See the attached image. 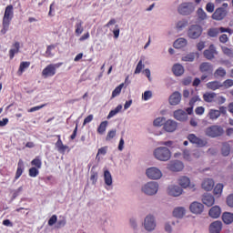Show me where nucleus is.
<instances>
[{
  "label": "nucleus",
  "mask_w": 233,
  "mask_h": 233,
  "mask_svg": "<svg viewBox=\"0 0 233 233\" xmlns=\"http://www.w3.org/2000/svg\"><path fill=\"white\" fill-rule=\"evenodd\" d=\"M213 192L215 196H218V198H219V196H221V194L223 193V184H217L214 187Z\"/></svg>",
  "instance_id": "obj_44"
},
{
  "label": "nucleus",
  "mask_w": 233,
  "mask_h": 233,
  "mask_svg": "<svg viewBox=\"0 0 233 233\" xmlns=\"http://www.w3.org/2000/svg\"><path fill=\"white\" fill-rule=\"evenodd\" d=\"M177 128V123L174 120H167L164 123V130L166 132H175V130Z\"/></svg>",
  "instance_id": "obj_18"
},
{
  "label": "nucleus",
  "mask_w": 233,
  "mask_h": 233,
  "mask_svg": "<svg viewBox=\"0 0 233 233\" xmlns=\"http://www.w3.org/2000/svg\"><path fill=\"white\" fill-rule=\"evenodd\" d=\"M172 72L175 76L179 77V76H183V74H185V67H183L181 64H176L172 67Z\"/></svg>",
  "instance_id": "obj_28"
},
{
  "label": "nucleus",
  "mask_w": 233,
  "mask_h": 233,
  "mask_svg": "<svg viewBox=\"0 0 233 233\" xmlns=\"http://www.w3.org/2000/svg\"><path fill=\"white\" fill-rule=\"evenodd\" d=\"M205 134L208 137H221L225 134V130L221 126L213 125L205 130Z\"/></svg>",
  "instance_id": "obj_5"
},
{
  "label": "nucleus",
  "mask_w": 233,
  "mask_h": 233,
  "mask_svg": "<svg viewBox=\"0 0 233 233\" xmlns=\"http://www.w3.org/2000/svg\"><path fill=\"white\" fill-rule=\"evenodd\" d=\"M202 203L207 207H212V205L216 203V199L214 198V196L210 194H206L202 198Z\"/></svg>",
  "instance_id": "obj_24"
},
{
  "label": "nucleus",
  "mask_w": 233,
  "mask_h": 233,
  "mask_svg": "<svg viewBox=\"0 0 233 233\" xmlns=\"http://www.w3.org/2000/svg\"><path fill=\"white\" fill-rule=\"evenodd\" d=\"M201 101L198 96H193L189 101V106H195L196 103Z\"/></svg>",
  "instance_id": "obj_54"
},
{
  "label": "nucleus",
  "mask_w": 233,
  "mask_h": 233,
  "mask_svg": "<svg viewBox=\"0 0 233 233\" xmlns=\"http://www.w3.org/2000/svg\"><path fill=\"white\" fill-rule=\"evenodd\" d=\"M156 229V218L152 215L147 216V232H152V230Z\"/></svg>",
  "instance_id": "obj_21"
},
{
  "label": "nucleus",
  "mask_w": 233,
  "mask_h": 233,
  "mask_svg": "<svg viewBox=\"0 0 233 233\" xmlns=\"http://www.w3.org/2000/svg\"><path fill=\"white\" fill-rule=\"evenodd\" d=\"M221 154L225 157H227V156H229V154H230V144H228V142H224L222 144Z\"/></svg>",
  "instance_id": "obj_34"
},
{
  "label": "nucleus",
  "mask_w": 233,
  "mask_h": 233,
  "mask_svg": "<svg viewBox=\"0 0 233 233\" xmlns=\"http://www.w3.org/2000/svg\"><path fill=\"white\" fill-rule=\"evenodd\" d=\"M175 218H183L185 216V208H176L173 211Z\"/></svg>",
  "instance_id": "obj_39"
},
{
  "label": "nucleus",
  "mask_w": 233,
  "mask_h": 233,
  "mask_svg": "<svg viewBox=\"0 0 233 233\" xmlns=\"http://www.w3.org/2000/svg\"><path fill=\"white\" fill-rule=\"evenodd\" d=\"M189 210L192 214H202L203 210H205V206L199 202H192L189 207Z\"/></svg>",
  "instance_id": "obj_13"
},
{
  "label": "nucleus",
  "mask_w": 233,
  "mask_h": 233,
  "mask_svg": "<svg viewBox=\"0 0 233 233\" xmlns=\"http://www.w3.org/2000/svg\"><path fill=\"white\" fill-rule=\"evenodd\" d=\"M106 127H108V121H103L100 123V125L97 127V132L100 135L105 134V132H106Z\"/></svg>",
  "instance_id": "obj_40"
},
{
  "label": "nucleus",
  "mask_w": 233,
  "mask_h": 233,
  "mask_svg": "<svg viewBox=\"0 0 233 233\" xmlns=\"http://www.w3.org/2000/svg\"><path fill=\"white\" fill-rule=\"evenodd\" d=\"M216 8V5H214V3H208L206 5V10L207 12H208L209 14H212L214 12V9Z\"/></svg>",
  "instance_id": "obj_52"
},
{
  "label": "nucleus",
  "mask_w": 233,
  "mask_h": 233,
  "mask_svg": "<svg viewBox=\"0 0 233 233\" xmlns=\"http://www.w3.org/2000/svg\"><path fill=\"white\" fill-rule=\"evenodd\" d=\"M195 113L197 116H203V114H205V107L203 106H198L196 109H195Z\"/></svg>",
  "instance_id": "obj_60"
},
{
  "label": "nucleus",
  "mask_w": 233,
  "mask_h": 233,
  "mask_svg": "<svg viewBox=\"0 0 233 233\" xmlns=\"http://www.w3.org/2000/svg\"><path fill=\"white\" fill-rule=\"evenodd\" d=\"M23 172H25V162H23V159H19L15 176V181H17V179H19L21 176H23Z\"/></svg>",
  "instance_id": "obj_20"
},
{
  "label": "nucleus",
  "mask_w": 233,
  "mask_h": 233,
  "mask_svg": "<svg viewBox=\"0 0 233 233\" xmlns=\"http://www.w3.org/2000/svg\"><path fill=\"white\" fill-rule=\"evenodd\" d=\"M144 67L143 61L140 60L136 67L135 74H141V70H143Z\"/></svg>",
  "instance_id": "obj_56"
},
{
  "label": "nucleus",
  "mask_w": 233,
  "mask_h": 233,
  "mask_svg": "<svg viewBox=\"0 0 233 233\" xmlns=\"http://www.w3.org/2000/svg\"><path fill=\"white\" fill-rule=\"evenodd\" d=\"M208 214L210 218H213V219H218V218L221 216V208H219V206L212 207L209 209Z\"/></svg>",
  "instance_id": "obj_25"
},
{
  "label": "nucleus",
  "mask_w": 233,
  "mask_h": 233,
  "mask_svg": "<svg viewBox=\"0 0 233 233\" xmlns=\"http://www.w3.org/2000/svg\"><path fill=\"white\" fill-rule=\"evenodd\" d=\"M222 86L225 88H230V86H233V80L232 79H227L223 82Z\"/></svg>",
  "instance_id": "obj_59"
},
{
  "label": "nucleus",
  "mask_w": 233,
  "mask_h": 233,
  "mask_svg": "<svg viewBox=\"0 0 233 233\" xmlns=\"http://www.w3.org/2000/svg\"><path fill=\"white\" fill-rule=\"evenodd\" d=\"M228 15V4L223 3L222 6L217 8L211 17L214 21H223Z\"/></svg>",
  "instance_id": "obj_2"
},
{
  "label": "nucleus",
  "mask_w": 233,
  "mask_h": 233,
  "mask_svg": "<svg viewBox=\"0 0 233 233\" xmlns=\"http://www.w3.org/2000/svg\"><path fill=\"white\" fill-rule=\"evenodd\" d=\"M221 116V111L218 110V109H210L208 112V116L209 119H218V117H219Z\"/></svg>",
  "instance_id": "obj_37"
},
{
  "label": "nucleus",
  "mask_w": 233,
  "mask_h": 233,
  "mask_svg": "<svg viewBox=\"0 0 233 233\" xmlns=\"http://www.w3.org/2000/svg\"><path fill=\"white\" fill-rule=\"evenodd\" d=\"M178 185H180L182 188H188V187H190V178H188V177H180L178 178Z\"/></svg>",
  "instance_id": "obj_30"
},
{
  "label": "nucleus",
  "mask_w": 233,
  "mask_h": 233,
  "mask_svg": "<svg viewBox=\"0 0 233 233\" xmlns=\"http://www.w3.org/2000/svg\"><path fill=\"white\" fill-rule=\"evenodd\" d=\"M207 88H208V90H219V88H222L223 84H221V82L215 80V81H211L208 82L206 85Z\"/></svg>",
  "instance_id": "obj_27"
},
{
  "label": "nucleus",
  "mask_w": 233,
  "mask_h": 233,
  "mask_svg": "<svg viewBox=\"0 0 233 233\" xmlns=\"http://www.w3.org/2000/svg\"><path fill=\"white\" fill-rule=\"evenodd\" d=\"M224 32H227L228 34H232V29L226 27H212L208 29V35L209 37H218L219 34H224Z\"/></svg>",
  "instance_id": "obj_8"
},
{
  "label": "nucleus",
  "mask_w": 233,
  "mask_h": 233,
  "mask_svg": "<svg viewBox=\"0 0 233 233\" xmlns=\"http://www.w3.org/2000/svg\"><path fill=\"white\" fill-rule=\"evenodd\" d=\"M168 170H171V172H181L183 168H185V165H183V162L179 160L171 161L167 165Z\"/></svg>",
  "instance_id": "obj_11"
},
{
  "label": "nucleus",
  "mask_w": 233,
  "mask_h": 233,
  "mask_svg": "<svg viewBox=\"0 0 233 233\" xmlns=\"http://www.w3.org/2000/svg\"><path fill=\"white\" fill-rule=\"evenodd\" d=\"M223 228V223L221 221H214L209 226V232L210 233H219L221 232V229Z\"/></svg>",
  "instance_id": "obj_19"
},
{
  "label": "nucleus",
  "mask_w": 233,
  "mask_h": 233,
  "mask_svg": "<svg viewBox=\"0 0 233 233\" xmlns=\"http://www.w3.org/2000/svg\"><path fill=\"white\" fill-rule=\"evenodd\" d=\"M225 76H227V70H225L223 67H218L214 72V77H216V79H219V77H225Z\"/></svg>",
  "instance_id": "obj_35"
},
{
  "label": "nucleus",
  "mask_w": 233,
  "mask_h": 233,
  "mask_svg": "<svg viewBox=\"0 0 233 233\" xmlns=\"http://www.w3.org/2000/svg\"><path fill=\"white\" fill-rule=\"evenodd\" d=\"M198 19H201V21H205L207 19V13L203 8H198L197 11Z\"/></svg>",
  "instance_id": "obj_47"
},
{
  "label": "nucleus",
  "mask_w": 233,
  "mask_h": 233,
  "mask_svg": "<svg viewBox=\"0 0 233 233\" xmlns=\"http://www.w3.org/2000/svg\"><path fill=\"white\" fill-rule=\"evenodd\" d=\"M75 28H76V34L77 35H81V34H83V21L79 20L77 21V23L75 25Z\"/></svg>",
  "instance_id": "obj_42"
},
{
  "label": "nucleus",
  "mask_w": 233,
  "mask_h": 233,
  "mask_svg": "<svg viewBox=\"0 0 233 233\" xmlns=\"http://www.w3.org/2000/svg\"><path fill=\"white\" fill-rule=\"evenodd\" d=\"M107 150H108V147H106V146L100 147L96 154V159L99 157V156H106Z\"/></svg>",
  "instance_id": "obj_49"
},
{
  "label": "nucleus",
  "mask_w": 233,
  "mask_h": 233,
  "mask_svg": "<svg viewBox=\"0 0 233 233\" xmlns=\"http://www.w3.org/2000/svg\"><path fill=\"white\" fill-rule=\"evenodd\" d=\"M56 223H57V216L53 215L48 220V225H49V227H54V225H56Z\"/></svg>",
  "instance_id": "obj_55"
},
{
  "label": "nucleus",
  "mask_w": 233,
  "mask_h": 233,
  "mask_svg": "<svg viewBox=\"0 0 233 233\" xmlns=\"http://www.w3.org/2000/svg\"><path fill=\"white\" fill-rule=\"evenodd\" d=\"M104 181L107 185V187L112 186V174H110V171H104Z\"/></svg>",
  "instance_id": "obj_36"
},
{
  "label": "nucleus",
  "mask_w": 233,
  "mask_h": 233,
  "mask_svg": "<svg viewBox=\"0 0 233 233\" xmlns=\"http://www.w3.org/2000/svg\"><path fill=\"white\" fill-rule=\"evenodd\" d=\"M123 86H125V84H120L117 86L112 92V97H117L119 94H121V90H123Z\"/></svg>",
  "instance_id": "obj_45"
},
{
  "label": "nucleus",
  "mask_w": 233,
  "mask_h": 233,
  "mask_svg": "<svg viewBox=\"0 0 233 233\" xmlns=\"http://www.w3.org/2000/svg\"><path fill=\"white\" fill-rule=\"evenodd\" d=\"M153 123L155 127H162V125H165V117H157Z\"/></svg>",
  "instance_id": "obj_51"
},
{
  "label": "nucleus",
  "mask_w": 233,
  "mask_h": 233,
  "mask_svg": "<svg viewBox=\"0 0 233 233\" xmlns=\"http://www.w3.org/2000/svg\"><path fill=\"white\" fill-rule=\"evenodd\" d=\"M154 156L158 161H168L172 157V153L167 147H160L155 149Z\"/></svg>",
  "instance_id": "obj_3"
},
{
  "label": "nucleus",
  "mask_w": 233,
  "mask_h": 233,
  "mask_svg": "<svg viewBox=\"0 0 233 233\" xmlns=\"http://www.w3.org/2000/svg\"><path fill=\"white\" fill-rule=\"evenodd\" d=\"M199 71L202 74H207L208 76H210V74H212V72H214V66H212V64H210L208 62H204V63L200 64Z\"/></svg>",
  "instance_id": "obj_14"
},
{
  "label": "nucleus",
  "mask_w": 233,
  "mask_h": 233,
  "mask_svg": "<svg viewBox=\"0 0 233 233\" xmlns=\"http://www.w3.org/2000/svg\"><path fill=\"white\" fill-rule=\"evenodd\" d=\"M90 180L92 181L93 185H96V183H97V172L91 171Z\"/></svg>",
  "instance_id": "obj_57"
},
{
  "label": "nucleus",
  "mask_w": 233,
  "mask_h": 233,
  "mask_svg": "<svg viewBox=\"0 0 233 233\" xmlns=\"http://www.w3.org/2000/svg\"><path fill=\"white\" fill-rule=\"evenodd\" d=\"M12 19H14V5H9L5 9L4 16L2 19L1 34L5 35L10 29Z\"/></svg>",
  "instance_id": "obj_1"
},
{
  "label": "nucleus",
  "mask_w": 233,
  "mask_h": 233,
  "mask_svg": "<svg viewBox=\"0 0 233 233\" xmlns=\"http://www.w3.org/2000/svg\"><path fill=\"white\" fill-rule=\"evenodd\" d=\"M32 167H35V168L40 169L41 167H43V162L41 161V157H35L32 161H31Z\"/></svg>",
  "instance_id": "obj_38"
},
{
  "label": "nucleus",
  "mask_w": 233,
  "mask_h": 233,
  "mask_svg": "<svg viewBox=\"0 0 233 233\" xmlns=\"http://www.w3.org/2000/svg\"><path fill=\"white\" fill-rule=\"evenodd\" d=\"M120 110H123L122 105H118L115 109L111 110L107 116V119H111V117H114L116 114H119Z\"/></svg>",
  "instance_id": "obj_41"
},
{
  "label": "nucleus",
  "mask_w": 233,
  "mask_h": 233,
  "mask_svg": "<svg viewBox=\"0 0 233 233\" xmlns=\"http://www.w3.org/2000/svg\"><path fill=\"white\" fill-rule=\"evenodd\" d=\"M45 106H46V104H43L41 106H36L34 107H31L30 109L27 110V112H37V110H41V108H45Z\"/></svg>",
  "instance_id": "obj_58"
},
{
  "label": "nucleus",
  "mask_w": 233,
  "mask_h": 233,
  "mask_svg": "<svg viewBox=\"0 0 233 233\" xmlns=\"http://www.w3.org/2000/svg\"><path fill=\"white\" fill-rule=\"evenodd\" d=\"M216 56H218V51L216 50V46L213 44H211L208 49H206L204 51V57H206V59H208L210 61L214 59Z\"/></svg>",
  "instance_id": "obj_12"
},
{
  "label": "nucleus",
  "mask_w": 233,
  "mask_h": 233,
  "mask_svg": "<svg viewBox=\"0 0 233 233\" xmlns=\"http://www.w3.org/2000/svg\"><path fill=\"white\" fill-rule=\"evenodd\" d=\"M20 48H21V44L19 42H15L12 45V48L9 50L10 59H14V57H15V54H19Z\"/></svg>",
  "instance_id": "obj_23"
},
{
  "label": "nucleus",
  "mask_w": 233,
  "mask_h": 233,
  "mask_svg": "<svg viewBox=\"0 0 233 233\" xmlns=\"http://www.w3.org/2000/svg\"><path fill=\"white\" fill-rule=\"evenodd\" d=\"M202 188L207 192H210L214 188V180L212 178H206L202 182Z\"/></svg>",
  "instance_id": "obj_26"
},
{
  "label": "nucleus",
  "mask_w": 233,
  "mask_h": 233,
  "mask_svg": "<svg viewBox=\"0 0 233 233\" xmlns=\"http://www.w3.org/2000/svg\"><path fill=\"white\" fill-rule=\"evenodd\" d=\"M203 34V28L200 25H191L187 31V35L190 39H198Z\"/></svg>",
  "instance_id": "obj_7"
},
{
  "label": "nucleus",
  "mask_w": 233,
  "mask_h": 233,
  "mask_svg": "<svg viewBox=\"0 0 233 233\" xmlns=\"http://www.w3.org/2000/svg\"><path fill=\"white\" fill-rule=\"evenodd\" d=\"M187 139L189 142L192 143V145H196L198 148H203V147H207V140L199 138L194 134H189L187 136Z\"/></svg>",
  "instance_id": "obj_9"
},
{
  "label": "nucleus",
  "mask_w": 233,
  "mask_h": 233,
  "mask_svg": "<svg viewBox=\"0 0 233 233\" xmlns=\"http://www.w3.org/2000/svg\"><path fill=\"white\" fill-rule=\"evenodd\" d=\"M219 41H220V43H223V44L227 43L228 41V35H227L225 34L221 35L219 36Z\"/></svg>",
  "instance_id": "obj_64"
},
{
  "label": "nucleus",
  "mask_w": 233,
  "mask_h": 233,
  "mask_svg": "<svg viewBox=\"0 0 233 233\" xmlns=\"http://www.w3.org/2000/svg\"><path fill=\"white\" fill-rule=\"evenodd\" d=\"M227 204L228 207H232L233 208V194L229 195L227 198Z\"/></svg>",
  "instance_id": "obj_63"
},
{
  "label": "nucleus",
  "mask_w": 233,
  "mask_h": 233,
  "mask_svg": "<svg viewBox=\"0 0 233 233\" xmlns=\"http://www.w3.org/2000/svg\"><path fill=\"white\" fill-rule=\"evenodd\" d=\"M39 176V168L33 167L29 168V177H37Z\"/></svg>",
  "instance_id": "obj_46"
},
{
  "label": "nucleus",
  "mask_w": 233,
  "mask_h": 233,
  "mask_svg": "<svg viewBox=\"0 0 233 233\" xmlns=\"http://www.w3.org/2000/svg\"><path fill=\"white\" fill-rule=\"evenodd\" d=\"M203 99L206 103H214V99H216V93H205L203 95Z\"/></svg>",
  "instance_id": "obj_33"
},
{
  "label": "nucleus",
  "mask_w": 233,
  "mask_h": 233,
  "mask_svg": "<svg viewBox=\"0 0 233 233\" xmlns=\"http://www.w3.org/2000/svg\"><path fill=\"white\" fill-rule=\"evenodd\" d=\"M56 147L60 152V154H65V152H66V150H68V146H65L63 144V140H61V139H58L56 141Z\"/></svg>",
  "instance_id": "obj_32"
},
{
  "label": "nucleus",
  "mask_w": 233,
  "mask_h": 233,
  "mask_svg": "<svg viewBox=\"0 0 233 233\" xmlns=\"http://www.w3.org/2000/svg\"><path fill=\"white\" fill-rule=\"evenodd\" d=\"M55 48H56V46L54 45L48 46L46 51V57H54V54L52 50H54Z\"/></svg>",
  "instance_id": "obj_48"
},
{
  "label": "nucleus",
  "mask_w": 233,
  "mask_h": 233,
  "mask_svg": "<svg viewBox=\"0 0 233 233\" xmlns=\"http://www.w3.org/2000/svg\"><path fill=\"white\" fill-rule=\"evenodd\" d=\"M188 24V22L187 21H179L177 24V28L178 30H181V28H185V26H187V25Z\"/></svg>",
  "instance_id": "obj_62"
},
{
  "label": "nucleus",
  "mask_w": 233,
  "mask_h": 233,
  "mask_svg": "<svg viewBox=\"0 0 233 233\" xmlns=\"http://www.w3.org/2000/svg\"><path fill=\"white\" fill-rule=\"evenodd\" d=\"M94 120V115H89L87 116L83 122V126L85 127V125H88V123H91V121Z\"/></svg>",
  "instance_id": "obj_61"
},
{
  "label": "nucleus",
  "mask_w": 233,
  "mask_h": 233,
  "mask_svg": "<svg viewBox=\"0 0 233 233\" xmlns=\"http://www.w3.org/2000/svg\"><path fill=\"white\" fill-rule=\"evenodd\" d=\"M173 116L177 121H187V112L183 109L174 111Z\"/></svg>",
  "instance_id": "obj_22"
},
{
  "label": "nucleus",
  "mask_w": 233,
  "mask_h": 233,
  "mask_svg": "<svg viewBox=\"0 0 233 233\" xmlns=\"http://www.w3.org/2000/svg\"><path fill=\"white\" fill-rule=\"evenodd\" d=\"M177 11L181 15H190L194 12V4L183 3L178 6Z\"/></svg>",
  "instance_id": "obj_6"
},
{
  "label": "nucleus",
  "mask_w": 233,
  "mask_h": 233,
  "mask_svg": "<svg viewBox=\"0 0 233 233\" xmlns=\"http://www.w3.org/2000/svg\"><path fill=\"white\" fill-rule=\"evenodd\" d=\"M187 44V39L178 38L174 42L173 46H174V48H177V49L185 48Z\"/></svg>",
  "instance_id": "obj_31"
},
{
  "label": "nucleus",
  "mask_w": 233,
  "mask_h": 233,
  "mask_svg": "<svg viewBox=\"0 0 233 233\" xmlns=\"http://www.w3.org/2000/svg\"><path fill=\"white\" fill-rule=\"evenodd\" d=\"M167 194L169 196H173L174 198H177L183 194V189L178 186H170L167 189Z\"/></svg>",
  "instance_id": "obj_17"
},
{
  "label": "nucleus",
  "mask_w": 233,
  "mask_h": 233,
  "mask_svg": "<svg viewBox=\"0 0 233 233\" xmlns=\"http://www.w3.org/2000/svg\"><path fill=\"white\" fill-rule=\"evenodd\" d=\"M179 103H181V93H179L178 91H175L169 96V105L176 106L177 105H179Z\"/></svg>",
  "instance_id": "obj_16"
},
{
  "label": "nucleus",
  "mask_w": 233,
  "mask_h": 233,
  "mask_svg": "<svg viewBox=\"0 0 233 233\" xmlns=\"http://www.w3.org/2000/svg\"><path fill=\"white\" fill-rule=\"evenodd\" d=\"M158 188H159V185L157 182H154V181L147 182V195L154 196V194H157Z\"/></svg>",
  "instance_id": "obj_15"
},
{
  "label": "nucleus",
  "mask_w": 233,
  "mask_h": 233,
  "mask_svg": "<svg viewBox=\"0 0 233 233\" xmlns=\"http://www.w3.org/2000/svg\"><path fill=\"white\" fill-rule=\"evenodd\" d=\"M29 67L30 62H21L18 68V74L21 76V74H23V72H25V70Z\"/></svg>",
  "instance_id": "obj_43"
},
{
  "label": "nucleus",
  "mask_w": 233,
  "mask_h": 233,
  "mask_svg": "<svg viewBox=\"0 0 233 233\" xmlns=\"http://www.w3.org/2000/svg\"><path fill=\"white\" fill-rule=\"evenodd\" d=\"M222 221L226 224V225H230L233 223V213L230 212H224L222 214Z\"/></svg>",
  "instance_id": "obj_29"
},
{
  "label": "nucleus",
  "mask_w": 233,
  "mask_h": 233,
  "mask_svg": "<svg viewBox=\"0 0 233 233\" xmlns=\"http://www.w3.org/2000/svg\"><path fill=\"white\" fill-rule=\"evenodd\" d=\"M194 59H196V55H194V53L188 54L183 57V61H188L189 63H192Z\"/></svg>",
  "instance_id": "obj_53"
},
{
  "label": "nucleus",
  "mask_w": 233,
  "mask_h": 233,
  "mask_svg": "<svg viewBox=\"0 0 233 233\" xmlns=\"http://www.w3.org/2000/svg\"><path fill=\"white\" fill-rule=\"evenodd\" d=\"M116 136V130L112 129L110 131L107 132V135L106 137V141H112V139H114Z\"/></svg>",
  "instance_id": "obj_50"
},
{
  "label": "nucleus",
  "mask_w": 233,
  "mask_h": 233,
  "mask_svg": "<svg viewBox=\"0 0 233 233\" xmlns=\"http://www.w3.org/2000/svg\"><path fill=\"white\" fill-rule=\"evenodd\" d=\"M147 176L149 179H161L163 173L157 167H148L147 169Z\"/></svg>",
  "instance_id": "obj_10"
},
{
  "label": "nucleus",
  "mask_w": 233,
  "mask_h": 233,
  "mask_svg": "<svg viewBox=\"0 0 233 233\" xmlns=\"http://www.w3.org/2000/svg\"><path fill=\"white\" fill-rule=\"evenodd\" d=\"M63 63H57V64H49L47 65L42 71V76L44 79H46L48 77H54L57 72V68L61 66Z\"/></svg>",
  "instance_id": "obj_4"
}]
</instances>
